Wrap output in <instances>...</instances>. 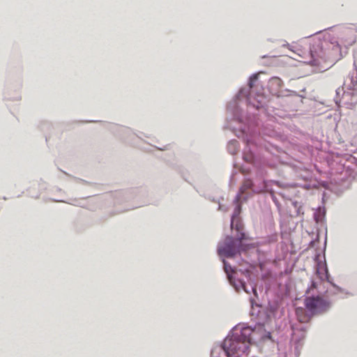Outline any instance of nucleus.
<instances>
[{
  "label": "nucleus",
  "mask_w": 357,
  "mask_h": 357,
  "mask_svg": "<svg viewBox=\"0 0 357 357\" xmlns=\"http://www.w3.org/2000/svg\"><path fill=\"white\" fill-rule=\"evenodd\" d=\"M291 51L296 53L300 59H303V62L311 66H321L323 63L328 62L330 64L335 63L340 59L339 52L340 46H333L328 50L327 53L324 51L322 46H312L307 50H305L303 46H291Z\"/></svg>",
  "instance_id": "nucleus-1"
},
{
  "label": "nucleus",
  "mask_w": 357,
  "mask_h": 357,
  "mask_svg": "<svg viewBox=\"0 0 357 357\" xmlns=\"http://www.w3.org/2000/svg\"><path fill=\"white\" fill-rule=\"evenodd\" d=\"M253 331L250 327H243L241 330L236 328L232 335L227 337L222 348L228 357H241L247 356L251 344V335Z\"/></svg>",
  "instance_id": "nucleus-2"
},
{
  "label": "nucleus",
  "mask_w": 357,
  "mask_h": 357,
  "mask_svg": "<svg viewBox=\"0 0 357 357\" xmlns=\"http://www.w3.org/2000/svg\"><path fill=\"white\" fill-rule=\"evenodd\" d=\"M305 308L314 315L326 312L330 307V303L321 296H307L304 300Z\"/></svg>",
  "instance_id": "nucleus-3"
},
{
  "label": "nucleus",
  "mask_w": 357,
  "mask_h": 357,
  "mask_svg": "<svg viewBox=\"0 0 357 357\" xmlns=\"http://www.w3.org/2000/svg\"><path fill=\"white\" fill-rule=\"evenodd\" d=\"M244 236L245 234L242 233L238 241L234 240L232 237H227L224 244L218 248L219 255L227 257H231L240 252L239 245L241 240L244 238Z\"/></svg>",
  "instance_id": "nucleus-4"
},
{
  "label": "nucleus",
  "mask_w": 357,
  "mask_h": 357,
  "mask_svg": "<svg viewBox=\"0 0 357 357\" xmlns=\"http://www.w3.org/2000/svg\"><path fill=\"white\" fill-rule=\"evenodd\" d=\"M348 79L350 81L352 86L347 84L346 81L343 85L342 89H351V92L344 91L342 95V100L347 105L348 108H353L357 104V93L355 91L357 81L354 80V77H349Z\"/></svg>",
  "instance_id": "nucleus-5"
},
{
  "label": "nucleus",
  "mask_w": 357,
  "mask_h": 357,
  "mask_svg": "<svg viewBox=\"0 0 357 357\" xmlns=\"http://www.w3.org/2000/svg\"><path fill=\"white\" fill-rule=\"evenodd\" d=\"M307 310L303 307H297L296 309V316L297 318V320L300 323L303 324H307L310 322L312 317L314 316L312 313H310L309 311H307Z\"/></svg>",
  "instance_id": "nucleus-6"
},
{
  "label": "nucleus",
  "mask_w": 357,
  "mask_h": 357,
  "mask_svg": "<svg viewBox=\"0 0 357 357\" xmlns=\"http://www.w3.org/2000/svg\"><path fill=\"white\" fill-rule=\"evenodd\" d=\"M269 86L271 88L277 86L280 89L282 86V81L279 77H273L269 81Z\"/></svg>",
  "instance_id": "nucleus-7"
},
{
  "label": "nucleus",
  "mask_w": 357,
  "mask_h": 357,
  "mask_svg": "<svg viewBox=\"0 0 357 357\" xmlns=\"http://www.w3.org/2000/svg\"><path fill=\"white\" fill-rule=\"evenodd\" d=\"M252 186V181L250 180H246L244 181L243 185L241 188L242 192H244L247 189L250 188Z\"/></svg>",
  "instance_id": "nucleus-8"
},
{
  "label": "nucleus",
  "mask_w": 357,
  "mask_h": 357,
  "mask_svg": "<svg viewBox=\"0 0 357 357\" xmlns=\"http://www.w3.org/2000/svg\"><path fill=\"white\" fill-rule=\"evenodd\" d=\"M258 79V74L253 75L249 82V86L250 89H252L255 86V82Z\"/></svg>",
  "instance_id": "nucleus-9"
},
{
  "label": "nucleus",
  "mask_w": 357,
  "mask_h": 357,
  "mask_svg": "<svg viewBox=\"0 0 357 357\" xmlns=\"http://www.w3.org/2000/svg\"><path fill=\"white\" fill-rule=\"evenodd\" d=\"M224 264H225V271L228 275L229 280L231 281V276L229 275V271L233 272L234 271H233L231 266L229 265H227L225 261H224Z\"/></svg>",
  "instance_id": "nucleus-10"
},
{
  "label": "nucleus",
  "mask_w": 357,
  "mask_h": 357,
  "mask_svg": "<svg viewBox=\"0 0 357 357\" xmlns=\"http://www.w3.org/2000/svg\"><path fill=\"white\" fill-rule=\"evenodd\" d=\"M236 229L238 231H241L242 230V225L240 222H237L236 224Z\"/></svg>",
  "instance_id": "nucleus-11"
},
{
  "label": "nucleus",
  "mask_w": 357,
  "mask_h": 357,
  "mask_svg": "<svg viewBox=\"0 0 357 357\" xmlns=\"http://www.w3.org/2000/svg\"><path fill=\"white\" fill-rule=\"evenodd\" d=\"M241 285H242V287H243V290H244L246 293L250 294V291L246 288V286H245V283L241 282Z\"/></svg>",
  "instance_id": "nucleus-12"
},
{
  "label": "nucleus",
  "mask_w": 357,
  "mask_h": 357,
  "mask_svg": "<svg viewBox=\"0 0 357 357\" xmlns=\"http://www.w3.org/2000/svg\"><path fill=\"white\" fill-rule=\"evenodd\" d=\"M234 220H235V218L234 216L232 217V219H231V228H234Z\"/></svg>",
  "instance_id": "nucleus-13"
},
{
  "label": "nucleus",
  "mask_w": 357,
  "mask_h": 357,
  "mask_svg": "<svg viewBox=\"0 0 357 357\" xmlns=\"http://www.w3.org/2000/svg\"><path fill=\"white\" fill-rule=\"evenodd\" d=\"M251 290L254 293L255 295H257V289L255 287H252Z\"/></svg>",
  "instance_id": "nucleus-14"
},
{
  "label": "nucleus",
  "mask_w": 357,
  "mask_h": 357,
  "mask_svg": "<svg viewBox=\"0 0 357 357\" xmlns=\"http://www.w3.org/2000/svg\"><path fill=\"white\" fill-rule=\"evenodd\" d=\"M245 160H249L252 159V157L250 156L249 159H248V158L245 157Z\"/></svg>",
  "instance_id": "nucleus-15"
},
{
  "label": "nucleus",
  "mask_w": 357,
  "mask_h": 357,
  "mask_svg": "<svg viewBox=\"0 0 357 357\" xmlns=\"http://www.w3.org/2000/svg\"><path fill=\"white\" fill-rule=\"evenodd\" d=\"M292 330H293V331H294V332L295 333L296 329H295V328H294V326H292Z\"/></svg>",
  "instance_id": "nucleus-16"
}]
</instances>
